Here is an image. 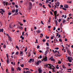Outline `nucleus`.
<instances>
[{"mask_svg": "<svg viewBox=\"0 0 73 73\" xmlns=\"http://www.w3.org/2000/svg\"><path fill=\"white\" fill-rule=\"evenodd\" d=\"M46 4H47V3H49V1H48V0H46Z\"/></svg>", "mask_w": 73, "mask_h": 73, "instance_id": "nucleus-33", "label": "nucleus"}, {"mask_svg": "<svg viewBox=\"0 0 73 73\" xmlns=\"http://www.w3.org/2000/svg\"><path fill=\"white\" fill-rule=\"evenodd\" d=\"M61 46L62 47H63V50H64V46L63 45H62Z\"/></svg>", "mask_w": 73, "mask_h": 73, "instance_id": "nucleus-51", "label": "nucleus"}, {"mask_svg": "<svg viewBox=\"0 0 73 73\" xmlns=\"http://www.w3.org/2000/svg\"><path fill=\"white\" fill-rule=\"evenodd\" d=\"M46 39H48V38H49V37L48 36V37L47 36V35H46Z\"/></svg>", "mask_w": 73, "mask_h": 73, "instance_id": "nucleus-26", "label": "nucleus"}, {"mask_svg": "<svg viewBox=\"0 0 73 73\" xmlns=\"http://www.w3.org/2000/svg\"><path fill=\"white\" fill-rule=\"evenodd\" d=\"M57 11H55L54 12V15H56V12H57Z\"/></svg>", "mask_w": 73, "mask_h": 73, "instance_id": "nucleus-18", "label": "nucleus"}, {"mask_svg": "<svg viewBox=\"0 0 73 73\" xmlns=\"http://www.w3.org/2000/svg\"><path fill=\"white\" fill-rule=\"evenodd\" d=\"M65 41H68V40L67 39H66V38H65Z\"/></svg>", "mask_w": 73, "mask_h": 73, "instance_id": "nucleus-64", "label": "nucleus"}, {"mask_svg": "<svg viewBox=\"0 0 73 73\" xmlns=\"http://www.w3.org/2000/svg\"><path fill=\"white\" fill-rule=\"evenodd\" d=\"M0 10H1V11H2L3 12V13L5 12V11H4V10L3 9H1Z\"/></svg>", "mask_w": 73, "mask_h": 73, "instance_id": "nucleus-20", "label": "nucleus"}, {"mask_svg": "<svg viewBox=\"0 0 73 73\" xmlns=\"http://www.w3.org/2000/svg\"><path fill=\"white\" fill-rule=\"evenodd\" d=\"M38 71L39 73H42V70H41L40 68H39L38 69Z\"/></svg>", "mask_w": 73, "mask_h": 73, "instance_id": "nucleus-5", "label": "nucleus"}, {"mask_svg": "<svg viewBox=\"0 0 73 73\" xmlns=\"http://www.w3.org/2000/svg\"><path fill=\"white\" fill-rule=\"evenodd\" d=\"M26 73H32V72L31 71H26Z\"/></svg>", "mask_w": 73, "mask_h": 73, "instance_id": "nucleus-22", "label": "nucleus"}, {"mask_svg": "<svg viewBox=\"0 0 73 73\" xmlns=\"http://www.w3.org/2000/svg\"><path fill=\"white\" fill-rule=\"evenodd\" d=\"M11 14H12V13H10V12H9L8 13L9 15H11Z\"/></svg>", "mask_w": 73, "mask_h": 73, "instance_id": "nucleus-61", "label": "nucleus"}, {"mask_svg": "<svg viewBox=\"0 0 73 73\" xmlns=\"http://www.w3.org/2000/svg\"><path fill=\"white\" fill-rule=\"evenodd\" d=\"M64 7L65 8H68V7H69L68 6V5H64Z\"/></svg>", "mask_w": 73, "mask_h": 73, "instance_id": "nucleus-9", "label": "nucleus"}, {"mask_svg": "<svg viewBox=\"0 0 73 73\" xmlns=\"http://www.w3.org/2000/svg\"><path fill=\"white\" fill-rule=\"evenodd\" d=\"M39 48H40V46L39 45H38L37 47V49H39Z\"/></svg>", "mask_w": 73, "mask_h": 73, "instance_id": "nucleus-47", "label": "nucleus"}, {"mask_svg": "<svg viewBox=\"0 0 73 73\" xmlns=\"http://www.w3.org/2000/svg\"><path fill=\"white\" fill-rule=\"evenodd\" d=\"M46 44L47 46H49V44H48V42H47L46 43Z\"/></svg>", "mask_w": 73, "mask_h": 73, "instance_id": "nucleus-49", "label": "nucleus"}, {"mask_svg": "<svg viewBox=\"0 0 73 73\" xmlns=\"http://www.w3.org/2000/svg\"><path fill=\"white\" fill-rule=\"evenodd\" d=\"M3 5H4V6H5V4L7 6V5H8V3L7 2H6V1H4L3 2Z\"/></svg>", "mask_w": 73, "mask_h": 73, "instance_id": "nucleus-3", "label": "nucleus"}, {"mask_svg": "<svg viewBox=\"0 0 73 73\" xmlns=\"http://www.w3.org/2000/svg\"><path fill=\"white\" fill-rule=\"evenodd\" d=\"M45 41H46L45 39H44L42 40L43 42H45Z\"/></svg>", "mask_w": 73, "mask_h": 73, "instance_id": "nucleus-62", "label": "nucleus"}, {"mask_svg": "<svg viewBox=\"0 0 73 73\" xmlns=\"http://www.w3.org/2000/svg\"><path fill=\"white\" fill-rule=\"evenodd\" d=\"M55 15V20H56V19H57V16L56 15Z\"/></svg>", "mask_w": 73, "mask_h": 73, "instance_id": "nucleus-46", "label": "nucleus"}, {"mask_svg": "<svg viewBox=\"0 0 73 73\" xmlns=\"http://www.w3.org/2000/svg\"><path fill=\"white\" fill-rule=\"evenodd\" d=\"M9 58H7V62L8 64L9 63Z\"/></svg>", "mask_w": 73, "mask_h": 73, "instance_id": "nucleus-8", "label": "nucleus"}, {"mask_svg": "<svg viewBox=\"0 0 73 73\" xmlns=\"http://www.w3.org/2000/svg\"><path fill=\"white\" fill-rule=\"evenodd\" d=\"M48 53V51H46L45 52V53H44V55L45 56H46V54Z\"/></svg>", "mask_w": 73, "mask_h": 73, "instance_id": "nucleus-17", "label": "nucleus"}, {"mask_svg": "<svg viewBox=\"0 0 73 73\" xmlns=\"http://www.w3.org/2000/svg\"><path fill=\"white\" fill-rule=\"evenodd\" d=\"M6 55L7 58H9V56H8V54H7Z\"/></svg>", "mask_w": 73, "mask_h": 73, "instance_id": "nucleus-36", "label": "nucleus"}, {"mask_svg": "<svg viewBox=\"0 0 73 73\" xmlns=\"http://www.w3.org/2000/svg\"><path fill=\"white\" fill-rule=\"evenodd\" d=\"M68 66H70L71 65H70V64L68 63Z\"/></svg>", "mask_w": 73, "mask_h": 73, "instance_id": "nucleus-60", "label": "nucleus"}, {"mask_svg": "<svg viewBox=\"0 0 73 73\" xmlns=\"http://www.w3.org/2000/svg\"><path fill=\"white\" fill-rule=\"evenodd\" d=\"M3 11H1L0 12V13H1V14L2 15H3Z\"/></svg>", "mask_w": 73, "mask_h": 73, "instance_id": "nucleus-39", "label": "nucleus"}, {"mask_svg": "<svg viewBox=\"0 0 73 73\" xmlns=\"http://www.w3.org/2000/svg\"><path fill=\"white\" fill-rule=\"evenodd\" d=\"M3 48H6V46L5 44L4 45Z\"/></svg>", "mask_w": 73, "mask_h": 73, "instance_id": "nucleus-41", "label": "nucleus"}, {"mask_svg": "<svg viewBox=\"0 0 73 73\" xmlns=\"http://www.w3.org/2000/svg\"><path fill=\"white\" fill-rule=\"evenodd\" d=\"M58 64H61V62L59 60L58 62Z\"/></svg>", "mask_w": 73, "mask_h": 73, "instance_id": "nucleus-32", "label": "nucleus"}, {"mask_svg": "<svg viewBox=\"0 0 73 73\" xmlns=\"http://www.w3.org/2000/svg\"><path fill=\"white\" fill-rule=\"evenodd\" d=\"M39 5H40V7H41V6H42V4H41V3H39Z\"/></svg>", "mask_w": 73, "mask_h": 73, "instance_id": "nucleus-55", "label": "nucleus"}, {"mask_svg": "<svg viewBox=\"0 0 73 73\" xmlns=\"http://www.w3.org/2000/svg\"><path fill=\"white\" fill-rule=\"evenodd\" d=\"M36 64V65H39V61H37Z\"/></svg>", "mask_w": 73, "mask_h": 73, "instance_id": "nucleus-19", "label": "nucleus"}, {"mask_svg": "<svg viewBox=\"0 0 73 73\" xmlns=\"http://www.w3.org/2000/svg\"><path fill=\"white\" fill-rule=\"evenodd\" d=\"M48 6L49 7H50V8H51V5H50L48 4Z\"/></svg>", "mask_w": 73, "mask_h": 73, "instance_id": "nucleus-52", "label": "nucleus"}, {"mask_svg": "<svg viewBox=\"0 0 73 73\" xmlns=\"http://www.w3.org/2000/svg\"><path fill=\"white\" fill-rule=\"evenodd\" d=\"M9 41H12V38L11 37H9Z\"/></svg>", "mask_w": 73, "mask_h": 73, "instance_id": "nucleus-15", "label": "nucleus"}, {"mask_svg": "<svg viewBox=\"0 0 73 73\" xmlns=\"http://www.w3.org/2000/svg\"><path fill=\"white\" fill-rule=\"evenodd\" d=\"M44 61H47V57L46 56H45V58H43Z\"/></svg>", "mask_w": 73, "mask_h": 73, "instance_id": "nucleus-6", "label": "nucleus"}, {"mask_svg": "<svg viewBox=\"0 0 73 73\" xmlns=\"http://www.w3.org/2000/svg\"><path fill=\"white\" fill-rule=\"evenodd\" d=\"M40 32H41V31H40V30H38L37 31H36V33H40Z\"/></svg>", "mask_w": 73, "mask_h": 73, "instance_id": "nucleus-14", "label": "nucleus"}, {"mask_svg": "<svg viewBox=\"0 0 73 73\" xmlns=\"http://www.w3.org/2000/svg\"><path fill=\"white\" fill-rule=\"evenodd\" d=\"M67 53H68V54L70 55V56H71V55H70V53H71V52H70L69 50H67Z\"/></svg>", "mask_w": 73, "mask_h": 73, "instance_id": "nucleus-12", "label": "nucleus"}, {"mask_svg": "<svg viewBox=\"0 0 73 73\" xmlns=\"http://www.w3.org/2000/svg\"><path fill=\"white\" fill-rule=\"evenodd\" d=\"M55 23L56 24V25H57V22L56 20H55Z\"/></svg>", "mask_w": 73, "mask_h": 73, "instance_id": "nucleus-24", "label": "nucleus"}, {"mask_svg": "<svg viewBox=\"0 0 73 73\" xmlns=\"http://www.w3.org/2000/svg\"><path fill=\"white\" fill-rule=\"evenodd\" d=\"M12 5H15V3L12 2Z\"/></svg>", "mask_w": 73, "mask_h": 73, "instance_id": "nucleus-42", "label": "nucleus"}, {"mask_svg": "<svg viewBox=\"0 0 73 73\" xmlns=\"http://www.w3.org/2000/svg\"><path fill=\"white\" fill-rule=\"evenodd\" d=\"M6 35L8 36V38L9 37H10V36H9V35L8 34H6Z\"/></svg>", "mask_w": 73, "mask_h": 73, "instance_id": "nucleus-56", "label": "nucleus"}, {"mask_svg": "<svg viewBox=\"0 0 73 73\" xmlns=\"http://www.w3.org/2000/svg\"><path fill=\"white\" fill-rule=\"evenodd\" d=\"M69 62H72V60L70 59L69 60Z\"/></svg>", "mask_w": 73, "mask_h": 73, "instance_id": "nucleus-54", "label": "nucleus"}, {"mask_svg": "<svg viewBox=\"0 0 73 73\" xmlns=\"http://www.w3.org/2000/svg\"><path fill=\"white\" fill-rule=\"evenodd\" d=\"M11 70L12 71H14V70H15L14 69V68L13 67L11 68Z\"/></svg>", "mask_w": 73, "mask_h": 73, "instance_id": "nucleus-25", "label": "nucleus"}, {"mask_svg": "<svg viewBox=\"0 0 73 73\" xmlns=\"http://www.w3.org/2000/svg\"><path fill=\"white\" fill-rule=\"evenodd\" d=\"M9 27L10 28H12V27L11 25H9Z\"/></svg>", "mask_w": 73, "mask_h": 73, "instance_id": "nucleus-63", "label": "nucleus"}, {"mask_svg": "<svg viewBox=\"0 0 73 73\" xmlns=\"http://www.w3.org/2000/svg\"><path fill=\"white\" fill-rule=\"evenodd\" d=\"M41 24H43V25H44V23H43V22H42V21H41Z\"/></svg>", "mask_w": 73, "mask_h": 73, "instance_id": "nucleus-50", "label": "nucleus"}, {"mask_svg": "<svg viewBox=\"0 0 73 73\" xmlns=\"http://www.w3.org/2000/svg\"><path fill=\"white\" fill-rule=\"evenodd\" d=\"M63 22V24H64L65 23V20H63L62 21Z\"/></svg>", "mask_w": 73, "mask_h": 73, "instance_id": "nucleus-31", "label": "nucleus"}, {"mask_svg": "<svg viewBox=\"0 0 73 73\" xmlns=\"http://www.w3.org/2000/svg\"><path fill=\"white\" fill-rule=\"evenodd\" d=\"M59 41H60V42H62V40L61 39H60L59 40Z\"/></svg>", "mask_w": 73, "mask_h": 73, "instance_id": "nucleus-59", "label": "nucleus"}, {"mask_svg": "<svg viewBox=\"0 0 73 73\" xmlns=\"http://www.w3.org/2000/svg\"><path fill=\"white\" fill-rule=\"evenodd\" d=\"M31 52H29L28 54V55H29L28 56H31Z\"/></svg>", "mask_w": 73, "mask_h": 73, "instance_id": "nucleus-30", "label": "nucleus"}, {"mask_svg": "<svg viewBox=\"0 0 73 73\" xmlns=\"http://www.w3.org/2000/svg\"><path fill=\"white\" fill-rule=\"evenodd\" d=\"M18 12V9H17L15 10V13H17Z\"/></svg>", "mask_w": 73, "mask_h": 73, "instance_id": "nucleus-40", "label": "nucleus"}, {"mask_svg": "<svg viewBox=\"0 0 73 73\" xmlns=\"http://www.w3.org/2000/svg\"><path fill=\"white\" fill-rule=\"evenodd\" d=\"M15 7L16 8H18V6L17 5H15Z\"/></svg>", "mask_w": 73, "mask_h": 73, "instance_id": "nucleus-37", "label": "nucleus"}, {"mask_svg": "<svg viewBox=\"0 0 73 73\" xmlns=\"http://www.w3.org/2000/svg\"><path fill=\"white\" fill-rule=\"evenodd\" d=\"M12 12L15 13V9L13 10L12 11Z\"/></svg>", "mask_w": 73, "mask_h": 73, "instance_id": "nucleus-35", "label": "nucleus"}, {"mask_svg": "<svg viewBox=\"0 0 73 73\" xmlns=\"http://www.w3.org/2000/svg\"><path fill=\"white\" fill-rule=\"evenodd\" d=\"M60 4V3H59V1H58L56 3H55L57 7H59V4Z\"/></svg>", "mask_w": 73, "mask_h": 73, "instance_id": "nucleus-4", "label": "nucleus"}, {"mask_svg": "<svg viewBox=\"0 0 73 73\" xmlns=\"http://www.w3.org/2000/svg\"><path fill=\"white\" fill-rule=\"evenodd\" d=\"M61 21V19H59L58 22L60 23Z\"/></svg>", "mask_w": 73, "mask_h": 73, "instance_id": "nucleus-45", "label": "nucleus"}, {"mask_svg": "<svg viewBox=\"0 0 73 73\" xmlns=\"http://www.w3.org/2000/svg\"><path fill=\"white\" fill-rule=\"evenodd\" d=\"M50 27H51V26H48V28L49 29V28H50Z\"/></svg>", "mask_w": 73, "mask_h": 73, "instance_id": "nucleus-58", "label": "nucleus"}, {"mask_svg": "<svg viewBox=\"0 0 73 73\" xmlns=\"http://www.w3.org/2000/svg\"><path fill=\"white\" fill-rule=\"evenodd\" d=\"M3 29H0V32H3Z\"/></svg>", "mask_w": 73, "mask_h": 73, "instance_id": "nucleus-16", "label": "nucleus"}, {"mask_svg": "<svg viewBox=\"0 0 73 73\" xmlns=\"http://www.w3.org/2000/svg\"><path fill=\"white\" fill-rule=\"evenodd\" d=\"M56 68L57 69H59V67H58V66H56Z\"/></svg>", "mask_w": 73, "mask_h": 73, "instance_id": "nucleus-53", "label": "nucleus"}, {"mask_svg": "<svg viewBox=\"0 0 73 73\" xmlns=\"http://www.w3.org/2000/svg\"><path fill=\"white\" fill-rule=\"evenodd\" d=\"M60 9H63V10H64V11H66V9H65V8H64V7L62 8H61V7H60Z\"/></svg>", "mask_w": 73, "mask_h": 73, "instance_id": "nucleus-11", "label": "nucleus"}, {"mask_svg": "<svg viewBox=\"0 0 73 73\" xmlns=\"http://www.w3.org/2000/svg\"><path fill=\"white\" fill-rule=\"evenodd\" d=\"M23 54V52H22V51H21L20 52V54Z\"/></svg>", "mask_w": 73, "mask_h": 73, "instance_id": "nucleus-38", "label": "nucleus"}, {"mask_svg": "<svg viewBox=\"0 0 73 73\" xmlns=\"http://www.w3.org/2000/svg\"><path fill=\"white\" fill-rule=\"evenodd\" d=\"M67 59H68V60H69L70 59V57L68 56L67 58Z\"/></svg>", "mask_w": 73, "mask_h": 73, "instance_id": "nucleus-43", "label": "nucleus"}, {"mask_svg": "<svg viewBox=\"0 0 73 73\" xmlns=\"http://www.w3.org/2000/svg\"><path fill=\"white\" fill-rule=\"evenodd\" d=\"M29 10H31L32 8V4L31 2L29 3Z\"/></svg>", "mask_w": 73, "mask_h": 73, "instance_id": "nucleus-2", "label": "nucleus"}, {"mask_svg": "<svg viewBox=\"0 0 73 73\" xmlns=\"http://www.w3.org/2000/svg\"><path fill=\"white\" fill-rule=\"evenodd\" d=\"M48 65H49L50 67H51V64H48L47 65H46V67L48 66Z\"/></svg>", "mask_w": 73, "mask_h": 73, "instance_id": "nucleus-29", "label": "nucleus"}, {"mask_svg": "<svg viewBox=\"0 0 73 73\" xmlns=\"http://www.w3.org/2000/svg\"><path fill=\"white\" fill-rule=\"evenodd\" d=\"M50 14L51 15H53V13H52V11H50Z\"/></svg>", "mask_w": 73, "mask_h": 73, "instance_id": "nucleus-48", "label": "nucleus"}, {"mask_svg": "<svg viewBox=\"0 0 73 73\" xmlns=\"http://www.w3.org/2000/svg\"><path fill=\"white\" fill-rule=\"evenodd\" d=\"M18 70L19 71H20L21 70V68H19V67H18Z\"/></svg>", "mask_w": 73, "mask_h": 73, "instance_id": "nucleus-44", "label": "nucleus"}, {"mask_svg": "<svg viewBox=\"0 0 73 73\" xmlns=\"http://www.w3.org/2000/svg\"><path fill=\"white\" fill-rule=\"evenodd\" d=\"M21 67H22V68H23V67L24 66V64H22L21 65Z\"/></svg>", "mask_w": 73, "mask_h": 73, "instance_id": "nucleus-28", "label": "nucleus"}, {"mask_svg": "<svg viewBox=\"0 0 73 73\" xmlns=\"http://www.w3.org/2000/svg\"><path fill=\"white\" fill-rule=\"evenodd\" d=\"M39 57H40V58H42V56H41V55H40V56H39Z\"/></svg>", "mask_w": 73, "mask_h": 73, "instance_id": "nucleus-57", "label": "nucleus"}, {"mask_svg": "<svg viewBox=\"0 0 73 73\" xmlns=\"http://www.w3.org/2000/svg\"><path fill=\"white\" fill-rule=\"evenodd\" d=\"M49 60H51V61H55V60L54 59V58H53V56H51L50 58L49 59Z\"/></svg>", "mask_w": 73, "mask_h": 73, "instance_id": "nucleus-1", "label": "nucleus"}, {"mask_svg": "<svg viewBox=\"0 0 73 73\" xmlns=\"http://www.w3.org/2000/svg\"><path fill=\"white\" fill-rule=\"evenodd\" d=\"M19 28L20 29H23V28L21 26H19Z\"/></svg>", "mask_w": 73, "mask_h": 73, "instance_id": "nucleus-13", "label": "nucleus"}, {"mask_svg": "<svg viewBox=\"0 0 73 73\" xmlns=\"http://www.w3.org/2000/svg\"><path fill=\"white\" fill-rule=\"evenodd\" d=\"M19 54V52H17L16 53H15V54L16 55H18V54Z\"/></svg>", "mask_w": 73, "mask_h": 73, "instance_id": "nucleus-27", "label": "nucleus"}, {"mask_svg": "<svg viewBox=\"0 0 73 73\" xmlns=\"http://www.w3.org/2000/svg\"><path fill=\"white\" fill-rule=\"evenodd\" d=\"M16 48V49H17L18 50H19V47H18V46H15Z\"/></svg>", "mask_w": 73, "mask_h": 73, "instance_id": "nucleus-23", "label": "nucleus"}, {"mask_svg": "<svg viewBox=\"0 0 73 73\" xmlns=\"http://www.w3.org/2000/svg\"><path fill=\"white\" fill-rule=\"evenodd\" d=\"M55 49L56 50H58V49H59V48H58V47H56L55 48Z\"/></svg>", "mask_w": 73, "mask_h": 73, "instance_id": "nucleus-34", "label": "nucleus"}, {"mask_svg": "<svg viewBox=\"0 0 73 73\" xmlns=\"http://www.w3.org/2000/svg\"><path fill=\"white\" fill-rule=\"evenodd\" d=\"M27 47H26L25 48V52H27Z\"/></svg>", "mask_w": 73, "mask_h": 73, "instance_id": "nucleus-21", "label": "nucleus"}, {"mask_svg": "<svg viewBox=\"0 0 73 73\" xmlns=\"http://www.w3.org/2000/svg\"><path fill=\"white\" fill-rule=\"evenodd\" d=\"M62 68H63V69H66V67L65 66V65L63 64L62 65Z\"/></svg>", "mask_w": 73, "mask_h": 73, "instance_id": "nucleus-10", "label": "nucleus"}, {"mask_svg": "<svg viewBox=\"0 0 73 73\" xmlns=\"http://www.w3.org/2000/svg\"><path fill=\"white\" fill-rule=\"evenodd\" d=\"M32 61V62H33L34 61V60H32V59H30L29 60V62L30 63H31V61Z\"/></svg>", "mask_w": 73, "mask_h": 73, "instance_id": "nucleus-7", "label": "nucleus"}]
</instances>
